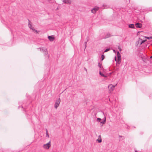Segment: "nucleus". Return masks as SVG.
<instances>
[{
  "label": "nucleus",
  "mask_w": 152,
  "mask_h": 152,
  "mask_svg": "<svg viewBox=\"0 0 152 152\" xmlns=\"http://www.w3.org/2000/svg\"><path fill=\"white\" fill-rule=\"evenodd\" d=\"M101 120V119L100 118H98L97 119V121H98V122H100V121Z\"/></svg>",
  "instance_id": "6ab92c4d"
},
{
  "label": "nucleus",
  "mask_w": 152,
  "mask_h": 152,
  "mask_svg": "<svg viewBox=\"0 0 152 152\" xmlns=\"http://www.w3.org/2000/svg\"><path fill=\"white\" fill-rule=\"evenodd\" d=\"M51 146L50 141H49L48 143L44 144L43 145V147L45 149H48Z\"/></svg>",
  "instance_id": "20e7f679"
},
{
  "label": "nucleus",
  "mask_w": 152,
  "mask_h": 152,
  "mask_svg": "<svg viewBox=\"0 0 152 152\" xmlns=\"http://www.w3.org/2000/svg\"><path fill=\"white\" fill-rule=\"evenodd\" d=\"M146 41V40H142L140 38L139 39V42H140V45H141L143 43H144Z\"/></svg>",
  "instance_id": "9b49d317"
},
{
  "label": "nucleus",
  "mask_w": 152,
  "mask_h": 152,
  "mask_svg": "<svg viewBox=\"0 0 152 152\" xmlns=\"http://www.w3.org/2000/svg\"><path fill=\"white\" fill-rule=\"evenodd\" d=\"M110 34H107L106 35L105 38H107L110 37Z\"/></svg>",
  "instance_id": "dca6fc26"
},
{
  "label": "nucleus",
  "mask_w": 152,
  "mask_h": 152,
  "mask_svg": "<svg viewBox=\"0 0 152 152\" xmlns=\"http://www.w3.org/2000/svg\"><path fill=\"white\" fill-rule=\"evenodd\" d=\"M150 58H152V56H151Z\"/></svg>",
  "instance_id": "c85d7f7f"
},
{
  "label": "nucleus",
  "mask_w": 152,
  "mask_h": 152,
  "mask_svg": "<svg viewBox=\"0 0 152 152\" xmlns=\"http://www.w3.org/2000/svg\"><path fill=\"white\" fill-rule=\"evenodd\" d=\"M98 66L99 68H102V66L99 63V64H98Z\"/></svg>",
  "instance_id": "412c9836"
},
{
  "label": "nucleus",
  "mask_w": 152,
  "mask_h": 152,
  "mask_svg": "<svg viewBox=\"0 0 152 152\" xmlns=\"http://www.w3.org/2000/svg\"><path fill=\"white\" fill-rule=\"evenodd\" d=\"M117 85V84L115 86H114L112 84H110V85H109L108 86V88H109V91L110 92L114 90L115 87Z\"/></svg>",
  "instance_id": "39448f33"
},
{
  "label": "nucleus",
  "mask_w": 152,
  "mask_h": 152,
  "mask_svg": "<svg viewBox=\"0 0 152 152\" xmlns=\"http://www.w3.org/2000/svg\"><path fill=\"white\" fill-rule=\"evenodd\" d=\"M129 27L131 28H134V26L133 24H130L129 25Z\"/></svg>",
  "instance_id": "4468645a"
},
{
  "label": "nucleus",
  "mask_w": 152,
  "mask_h": 152,
  "mask_svg": "<svg viewBox=\"0 0 152 152\" xmlns=\"http://www.w3.org/2000/svg\"><path fill=\"white\" fill-rule=\"evenodd\" d=\"M60 102L61 100L59 98L56 100L54 105V107L56 109L59 106Z\"/></svg>",
  "instance_id": "7ed1b4c3"
},
{
  "label": "nucleus",
  "mask_w": 152,
  "mask_h": 152,
  "mask_svg": "<svg viewBox=\"0 0 152 152\" xmlns=\"http://www.w3.org/2000/svg\"><path fill=\"white\" fill-rule=\"evenodd\" d=\"M99 9V7H95L91 10V12L93 13H95Z\"/></svg>",
  "instance_id": "423d86ee"
},
{
  "label": "nucleus",
  "mask_w": 152,
  "mask_h": 152,
  "mask_svg": "<svg viewBox=\"0 0 152 152\" xmlns=\"http://www.w3.org/2000/svg\"><path fill=\"white\" fill-rule=\"evenodd\" d=\"M100 115H102L104 116V118L103 119V121L101 122V123L102 124V125L103 124H104L105 123V122L106 121V116H105L104 114V113L102 112H100Z\"/></svg>",
  "instance_id": "f03ea898"
},
{
  "label": "nucleus",
  "mask_w": 152,
  "mask_h": 152,
  "mask_svg": "<svg viewBox=\"0 0 152 152\" xmlns=\"http://www.w3.org/2000/svg\"><path fill=\"white\" fill-rule=\"evenodd\" d=\"M30 29H31L35 32H37V31L33 27H32Z\"/></svg>",
  "instance_id": "2eb2a0df"
},
{
  "label": "nucleus",
  "mask_w": 152,
  "mask_h": 152,
  "mask_svg": "<svg viewBox=\"0 0 152 152\" xmlns=\"http://www.w3.org/2000/svg\"><path fill=\"white\" fill-rule=\"evenodd\" d=\"M118 48L119 49L120 51H121L122 49L119 47H118Z\"/></svg>",
  "instance_id": "5701e85b"
},
{
  "label": "nucleus",
  "mask_w": 152,
  "mask_h": 152,
  "mask_svg": "<svg viewBox=\"0 0 152 152\" xmlns=\"http://www.w3.org/2000/svg\"><path fill=\"white\" fill-rule=\"evenodd\" d=\"M30 22L29 20V24L28 25V26L29 28H31L32 26L31 25V24H30Z\"/></svg>",
  "instance_id": "f3484780"
},
{
  "label": "nucleus",
  "mask_w": 152,
  "mask_h": 152,
  "mask_svg": "<svg viewBox=\"0 0 152 152\" xmlns=\"http://www.w3.org/2000/svg\"><path fill=\"white\" fill-rule=\"evenodd\" d=\"M113 52H114V53H115V50H113Z\"/></svg>",
  "instance_id": "bb28decb"
},
{
  "label": "nucleus",
  "mask_w": 152,
  "mask_h": 152,
  "mask_svg": "<svg viewBox=\"0 0 152 152\" xmlns=\"http://www.w3.org/2000/svg\"><path fill=\"white\" fill-rule=\"evenodd\" d=\"M85 69L86 71H87V69L85 68Z\"/></svg>",
  "instance_id": "cd10ccee"
},
{
  "label": "nucleus",
  "mask_w": 152,
  "mask_h": 152,
  "mask_svg": "<svg viewBox=\"0 0 152 152\" xmlns=\"http://www.w3.org/2000/svg\"><path fill=\"white\" fill-rule=\"evenodd\" d=\"M48 38L50 41H53L54 39V37L53 36H48Z\"/></svg>",
  "instance_id": "1a4fd4ad"
},
{
  "label": "nucleus",
  "mask_w": 152,
  "mask_h": 152,
  "mask_svg": "<svg viewBox=\"0 0 152 152\" xmlns=\"http://www.w3.org/2000/svg\"><path fill=\"white\" fill-rule=\"evenodd\" d=\"M101 58L102 59V61L104 58V56L103 55H102L101 56Z\"/></svg>",
  "instance_id": "a211bd4d"
},
{
  "label": "nucleus",
  "mask_w": 152,
  "mask_h": 152,
  "mask_svg": "<svg viewBox=\"0 0 152 152\" xmlns=\"http://www.w3.org/2000/svg\"><path fill=\"white\" fill-rule=\"evenodd\" d=\"M86 43H87V42H85V48H86Z\"/></svg>",
  "instance_id": "a878e982"
},
{
  "label": "nucleus",
  "mask_w": 152,
  "mask_h": 152,
  "mask_svg": "<svg viewBox=\"0 0 152 152\" xmlns=\"http://www.w3.org/2000/svg\"><path fill=\"white\" fill-rule=\"evenodd\" d=\"M63 2L66 4H70L71 3V0H63Z\"/></svg>",
  "instance_id": "6e6552de"
},
{
  "label": "nucleus",
  "mask_w": 152,
  "mask_h": 152,
  "mask_svg": "<svg viewBox=\"0 0 152 152\" xmlns=\"http://www.w3.org/2000/svg\"><path fill=\"white\" fill-rule=\"evenodd\" d=\"M110 49L107 48L104 51V52H106L110 50Z\"/></svg>",
  "instance_id": "aec40b11"
},
{
  "label": "nucleus",
  "mask_w": 152,
  "mask_h": 152,
  "mask_svg": "<svg viewBox=\"0 0 152 152\" xmlns=\"http://www.w3.org/2000/svg\"><path fill=\"white\" fill-rule=\"evenodd\" d=\"M117 64H120L121 63V55L119 53V51H118L117 52Z\"/></svg>",
  "instance_id": "f257e3e1"
},
{
  "label": "nucleus",
  "mask_w": 152,
  "mask_h": 152,
  "mask_svg": "<svg viewBox=\"0 0 152 152\" xmlns=\"http://www.w3.org/2000/svg\"><path fill=\"white\" fill-rule=\"evenodd\" d=\"M99 74L101 75V76L104 77H106L107 76L105 75H104L100 71V70L99 72Z\"/></svg>",
  "instance_id": "ddd939ff"
},
{
  "label": "nucleus",
  "mask_w": 152,
  "mask_h": 152,
  "mask_svg": "<svg viewBox=\"0 0 152 152\" xmlns=\"http://www.w3.org/2000/svg\"><path fill=\"white\" fill-rule=\"evenodd\" d=\"M37 49L43 52H45L46 53L47 51V49L45 48H38Z\"/></svg>",
  "instance_id": "0eeeda50"
},
{
  "label": "nucleus",
  "mask_w": 152,
  "mask_h": 152,
  "mask_svg": "<svg viewBox=\"0 0 152 152\" xmlns=\"http://www.w3.org/2000/svg\"><path fill=\"white\" fill-rule=\"evenodd\" d=\"M97 141L98 142L100 143L102 142V139L100 135H99V138L97 140Z\"/></svg>",
  "instance_id": "f8f14e48"
},
{
  "label": "nucleus",
  "mask_w": 152,
  "mask_h": 152,
  "mask_svg": "<svg viewBox=\"0 0 152 152\" xmlns=\"http://www.w3.org/2000/svg\"><path fill=\"white\" fill-rule=\"evenodd\" d=\"M46 137H49V135H48V131L47 130H46Z\"/></svg>",
  "instance_id": "4be33fe9"
},
{
  "label": "nucleus",
  "mask_w": 152,
  "mask_h": 152,
  "mask_svg": "<svg viewBox=\"0 0 152 152\" xmlns=\"http://www.w3.org/2000/svg\"><path fill=\"white\" fill-rule=\"evenodd\" d=\"M135 25L137 28H141L142 26V24L139 23H136Z\"/></svg>",
  "instance_id": "9d476101"
},
{
  "label": "nucleus",
  "mask_w": 152,
  "mask_h": 152,
  "mask_svg": "<svg viewBox=\"0 0 152 152\" xmlns=\"http://www.w3.org/2000/svg\"><path fill=\"white\" fill-rule=\"evenodd\" d=\"M145 38H147V39H152V37H145Z\"/></svg>",
  "instance_id": "b1692460"
},
{
  "label": "nucleus",
  "mask_w": 152,
  "mask_h": 152,
  "mask_svg": "<svg viewBox=\"0 0 152 152\" xmlns=\"http://www.w3.org/2000/svg\"><path fill=\"white\" fill-rule=\"evenodd\" d=\"M115 61H117V58L116 57V56L115 57Z\"/></svg>",
  "instance_id": "393cba45"
}]
</instances>
